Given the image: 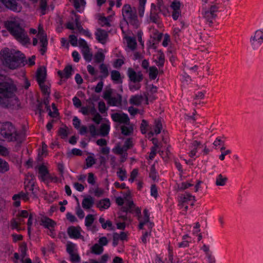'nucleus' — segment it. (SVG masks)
I'll list each match as a JSON object with an SVG mask.
<instances>
[{"instance_id":"obj_1","label":"nucleus","mask_w":263,"mask_h":263,"mask_svg":"<svg viewBox=\"0 0 263 263\" xmlns=\"http://www.w3.org/2000/svg\"><path fill=\"white\" fill-rule=\"evenodd\" d=\"M0 55L3 65L9 69H15L25 65V55L20 51L5 48Z\"/></svg>"},{"instance_id":"obj_2","label":"nucleus","mask_w":263,"mask_h":263,"mask_svg":"<svg viewBox=\"0 0 263 263\" xmlns=\"http://www.w3.org/2000/svg\"><path fill=\"white\" fill-rule=\"evenodd\" d=\"M24 139L23 135L11 122H0V140L21 143Z\"/></svg>"},{"instance_id":"obj_3","label":"nucleus","mask_w":263,"mask_h":263,"mask_svg":"<svg viewBox=\"0 0 263 263\" xmlns=\"http://www.w3.org/2000/svg\"><path fill=\"white\" fill-rule=\"evenodd\" d=\"M6 26L10 33L22 44L26 45L29 43L30 40L27 32L18 23L14 21H10Z\"/></svg>"},{"instance_id":"obj_4","label":"nucleus","mask_w":263,"mask_h":263,"mask_svg":"<svg viewBox=\"0 0 263 263\" xmlns=\"http://www.w3.org/2000/svg\"><path fill=\"white\" fill-rule=\"evenodd\" d=\"M16 91V87L13 83L7 82L0 83V104H5L8 106L9 103L5 101L6 99L17 100L14 94Z\"/></svg>"},{"instance_id":"obj_5","label":"nucleus","mask_w":263,"mask_h":263,"mask_svg":"<svg viewBox=\"0 0 263 263\" xmlns=\"http://www.w3.org/2000/svg\"><path fill=\"white\" fill-rule=\"evenodd\" d=\"M122 14L126 24H129L136 28L139 27V22L135 7L132 8L130 5L125 4L122 9Z\"/></svg>"},{"instance_id":"obj_6","label":"nucleus","mask_w":263,"mask_h":263,"mask_svg":"<svg viewBox=\"0 0 263 263\" xmlns=\"http://www.w3.org/2000/svg\"><path fill=\"white\" fill-rule=\"evenodd\" d=\"M217 10L218 7L215 5L212 6L209 10L203 9L202 11L203 17L210 25L213 23V20H215L217 16L216 12L217 11Z\"/></svg>"},{"instance_id":"obj_7","label":"nucleus","mask_w":263,"mask_h":263,"mask_svg":"<svg viewBox=\"0 0 263 263\" xmlns=\"http://www.w3.org/2000/svg\"><path fill=\"white\" fill-rule=\"evenodd\" d=\"M252 48L256 49L263 43V31L259 29L255 32L254 35L250 37Z\"/></svg>"},{"instance_id":"obj_8","label":"nucleus","mask_w":263,"mask_h":263,"mask_svg":"<svg viewBox=\"0 0 263 263\" xmlns=\"http://www.w3.org/2000/svg\"><path fill=\"white\" fill-rule=\"evenodd\" d=\"M37 37L40 40V47L39 50L42 55H44L47 51L48 40L47 36L43 30H39L37 33Z\"/></svg>"},{"instance_id":"obj_9","label":"nucleus","mask_w":263,"mask_h":263,"mask_svg":"<svg viewBox=\"0 0 263 263\" xmlns=\"http://www.w3.org/2000/svg\"><path fill=\"white\" fill-rule=\"evenodd\" d=\"M127 74L129 80L134 83H139L143 79L141 71L137 72L132 68H128Z\"/></svg>"},{"instance_id":"obj_10","label":"nucleus","mask_w":263,"mask_h":263,"mask_svg":"<svg viewBox=\"0 0 263 263\" xmlns=\"http://www.w3.org/2000/svg\"><path fill=\"white\" fill-rule=\"evenodd\" d=\"M112 120L115 122L120 123L127 124L129 122V118L126 114H120L118 112L114 113L111 115Z\"/></svg>"},{"instance_id":"obj_11","label":"nucleus","mask_w":263,"mask_h":263,"mask_svg":"<svg viewBox=\"0 0 263 263\" xmlns=\"http://www.w3.org/2000/svg\"><path fill=\"white\" fill-rule=\"evenodd\" d=\"M1 2L8 9L15 12H20L21 7L18 5L17 0H2Z\"/></svg>"},{"instance_id":"obj_12","label":"nucleus","mask_w":263,"mask_h":263,"mask_svg":"<svg viewBox=\"0 0 263 263\" xmlns=\"http://www.w3.org/2000/svg\"><path fill=\"white\" fill-rule=\"evenodd\" d=\"M181 3L180 1H173L171 4V8L173 10L172 17L173 20H177L181 15L180 7Z\"/></svg>"},{"instance_id":"obj_13","label":"nucleus","mask_w":263,"mask_h":263,"mask_svg":"<svg viewBox=\"0 0 263 263\" xmlns=\"http://www.w3.org/2000/svg\"><path fill=\"white\" fill-rule=\"evenodd\" d=\"M21 199L25 201L29 200L28 193H24L23 192H20L18 194H14L12 196V199L14 200L13 205L15 207H18L21 205Z\"/></svg>"},{"instance_id":"obj_14","label":"nucleus","mask_w":263,"mask_h":263,"mask_svg":"<svg viewBox=\"0 0 263 263\" xmlns=\"http://www.w3.org/2000/svg\"><path fill=\"white\" fill-rule=\"evenodd\" d=\"M95 35L96 36V39L99 42L102 44H104L108 37V33L105 30L99 28L95 32Z\"/></svg>"},{"instance_id":"obj_15","label":"nucleus","mask_w":263,"mask_h":263,"mask_svg":"<svg viewBox=\"0 0 263 263\" xmlns=\"http://www.w3.org/2000/svg\"><path fill=\"white\" fill-rule=\"evenodd\" d=\"M67 234L70 238L79 239L81 236L80 228L74 226L69 227L67 229Z\"/></svg>"},{"instance_id":"obj_16","label":"nucleus","mask_w":263,"mask_h":263,"mask_svg":"<svg viewBox=\"0 0 263 263\" xmlns=\"http://www.w3.org/2000/svg\"><path fill=\"white\" fill-rule=\"evenodd\" d=\"M46 69L44 67H39L36 73V81L38 83H44L46 78Z\"/></svg>"},{"instance_id":"obj_17","label":"nucleus","mask_w":263,"mask_h":263,"mask_svg":"<svg viewBox=\"0 0 263 263\" xmlns=\"http://www.w3.org/2000/svg\"><path fill=\"white\" fill-rule=\"evenodd\" d=\"M72 67L71 65L66 66L63 71L59 70L58 71V75L61 79H68L72 74Z\"/></svg>"},{"instance_id":"obj_18","label":"nucleus","mask_w":263,"mask_h":263,"mask_svg":"<svg viewBox=\"0 0 263 263\" xmlns=\"http://www.w3.org/2000/svg\"><path fill=\"white\" fill-rule=\"evenodd\" d=\"M195 196H192L188 193H185L183 195L180 197L179 199V206H180V208H183L184 204H187L188 201L192 200H195Z\"/></svg>"},{"instance_id":"obj_19","label":"nucleus","mask_w":263,"mask_h":263,"mask_svg":"<svg viewBox=\"0 0 263 263\" xmlns=\"http://www.w3.org/2000/svg\"><path fill=\"white\" fill-rule=\"evenodd\" d=\"M162 129V124L160 119H156L154 122L153 130H151L148 133V135L153 136L154 134H159Z\"/></svg>"},{"instance_id":"obj_20","label":"nucleus","mask_w":263,"mask_h":263,"mask_svg":"<svg viewBox=\"0 0 263 263\" xmlns=\"http://www.w3.org/2000/svg\"><path fill=\"white\" fill-rule=\"evenodd\" d=\"M39 178L43 182L46 181V177L49 175V172L46 166L44 165H41L39 167Z\"/></svg>"},{"instance_id":"obj_21","label":"nucleus","mask_w":263,"mask_h":263,"mask_svg":"<svg viewBox=\"0 0 263 263\" xmlns=\"http://www.w3.org/2000/svg\"><path fill=\"white\" fill-rule=\"evenodd\" d=\"M107 103L110 106H118L121 105L122 103L121 95L118 93L116 96L111 97L109 100H108Z\"/></svg>"},{"instance_id":"obj_22","label":"nucleus","mask_w":263,"mask_h":263,"mask_svg":"<svg viewBox=\"0 0 263 263\" xmlns=\"http://www.w3.org/2000/svg\"><path fill=\"white\" fill-rule=\"evenodd\" d=\"M111 80L116 84H122L123 82L121 74L118 70H113L110 72Z\"/></svg>"},{"instance_id":"obj_23","label":"nucleus","mask_w":263,"mask_h":263,"mask_svg":"<svg viewBox=\"0 0 263 263\" xmlns=\"http://www.w3.org/2000/svg\"><path fill=\"white\" fill-rule=\"evenodd\" d=\"M96 206L100 210L107 209L110 206V200L108 198L102 199L97 203Z\"/></svg>"},{"instance_id":"obj_24","label":"nucleus","mask_w":263,"mask_h":263,"mask_svg":"<svg viewBox=\"0 0 263 263\" xmlns=\"http://www.w3.org/2000/svg\"><path fill=\"white\" fill-rule=\"evenodd\" d=\"M94 204V200L91 196L84 198L82 202V207L85 209H90Z\"/></svg>"},{"instance_id":"obj_25","label":"nucleus","mask_w":263,"mask_h":263,"mask_svg":"<svg viewBox=\"0 0 263 263\" xmlns=\"http://www.w3.org/2000/svg\"><path fill=\"white\" fill-rule=\"evenodd\" d=\"M99 68L101 73V75L99 76V78L101 80H103V79L106 78L109 75L108 68L105 64L102 63L99 66Z\"/></svg>"},{"instance_id":"obj_26","label":"nucleus","mask_w":263,"mask_h":263,"mask_svg":"<svg viewBox=\"0 0 263 263\" xmlns=\"http://www.w3.org/2000/svg\"><path fill=\"white\" fill-rule=\"evenodd\" d=\"M42 225L48 229H52L54 227L56 223L51 219L45 217L42 220Z\"/></svg>"},{"instance_id":"obj_27","label":"nucleus","mask_w":263,"mask_h":263,"mask_svg":"<svg viewBox=\"0 0 263 263\" xmlns=\"http://www.w3.org/2000/svg\"><path fill=\"white\" fill-rule=\"evenodd\" d=\"M110 125L107 123H103L100 127L99 135L103 137H105L108 135Z\"/></svg>"},{"instance_id":"obj_28","label":"nucleus","mask_w":263,"mask_h":263,"mask_svg":"<svg viewBox=\"0 0 263 263\" xmlns=\"http://www.w3.org/2000/svg\"><path fill=\"white\" fill-rule=\"evenodd\" d=\"M143 101V97L141 95L132 96L129 99V103L134 105H140Z\"/></svg>"},{"instance_id":"obj_29","label":"nucleus","mask_w":263,"mask_h":263,"mask_svg":"<svg viewBox=\"0 0 263 263\" xmlns=\"http://www.w3.org/2000/svg\"><path fill=\"white\" fill-rule=\"evenodd\" d=\"M165 62V56L163 52L159 51V54L157 55L155 62L159 68L163 67Z\"/></svg>"},{"instance_id":"obj_30","label":"nucleus","mask_w":263,"mask_h":263,"mask_svg":"<svg viewBox=\"0 0 263 263\" xmlns=\"http://www.w3.org/2000/svg\"><path fill=\"white\" fill-rule=\"evenodd\" d=\"M200 144V142L196 140L194 141L191 143V145L190 146L191 151L189 153V155L191 158H193L196 155L197 148Z\"/></svg>"},{"instance_id":"obj_31","label":"nucleus","mask_w":263,"mask_h":263,"mask_svg":"<svg viewBox=\"0 0 263 263\" xmlns=\"http://www.w3.org/2000/svg\"><path fill=\"white\" fill-rule=\"evenodd\" d=\"M10 170L9 163L5 160L0 158V173L4 174Z\"/></svg>"},{"instance_id":"obj_32","label":"nucleus","mask_w":263,"mask_h":263,"mask_svg":"<svg viewBox=\"0 0 263 263\" xmlns=\"http://www.w3.org/2000/svg\"><path fill=\"white\" fill-rule=\"evenodd\" d=\"M227 181L228 178L220 174L216 178L215 184L217 186H224Z\"/></svg>"},{"instance_id":"obj_33","label":"nucleus","mask_w":263,"mask_h":263,"mask_svg":"<svg viewBox=\"0 0 263 263\" xmlns=\"http://www.w3.org/2000/svg\"><path fill=\"white\" fill-rule=\"evenodd\" d=\"M127 46L132 50H135L137 47V42L134 37L128 36L126 37Z\"/></svg>"},{"instance_id":"obj_34","label":"nucleus","mask_w":263,"mask_h":263,"mask_svg":"<svg viewBox=\"0 0 263 263\" xmlns=\"http://www.w3.org/2000/svg\"><path fill=\"white\" fill-rule=\"evenodd\" d=\"M139 6L138 11L139 16L142 17L144 16L145 12V6L146 3V0H139Z\"/></svg>"},{"instance_id":"obj_35","label":"nucleus","mask_w":263,"mask_h":263,"mask_svg":"<svg viewBox=\"0 0 263 263\" xmlns=\"http://www.w3.org/2000/svg\"><path fill=\"white\" fill-rule=\"evenodd\" d=\"M135 205L133 201H127L125 205L123 207V211L126 213H133Z\"/></svg>"},{"instance_id":"obj_36","label":"nucleus","mask_w":263,"mask_h":263,"mask_svg":"<svg viewBox=\"0 0 263 263\" xmlns=\"http://www.w3.org/2000/svg\"><path fill=\"white\" fill-rule=\"evenodd\" d=\"M158 70L155 66H151L149 68L148 75L151 80H155L158 74Z\"/></svg>"},{"instance_id":"obj_37","label":"nucleus","mask_w":263,"mask_h":263,"mask_svg":"<svg viewBox=\"0 0 263 263\" xmlns=\"http://www.w3.org/2000/svg\"><path fill=\"white\" fill-rule=\"evenodd\" d=\"M82 52L85 61L88 62L91 61L92 54L90 52L89 47L85 49H82Z\"/></svg>"},{"instance_id":"obj_38","label":"nucleus","mask_w":263,"mask_h":263,"mask_svg":"<svg viewBox=\"0 0 263 263\" xmlns=\"http://www.w3.org/2000/svg\"><path fill=\"white\" fill-rule=\"evenodd\" d=\"M149 20L155 24H159V15L158 12L150 11Z\"/></svg>"},{"instance_id":"obj_39","label":"nucleus","mask_w":263,"mask_h":263,"mask_svg":"<svg viewBox=\"0 0 263 263\" xmlns=\"http://www.w3.org/2000/svg\"><path fill=\"white\" fill-rule=\"evenodd\" d=\"M59 135L62 139H65L69 134L68 128L67 126L60 127L58 130Z\"/></svg>"},{"instance_id":"obj_40","label":"nucleus","mask_w":263,"mask_h":263,"mask_svg":"<svg viewBox=\"0 0 263 263\" xmlns=\"http://www.w3.org/2000/svg\"><path fill=\"white\" fill-rule=\"evenodd\" d=\"M103 250V247L98 243L95 244L91 248L92 252L97 255L102 254Z\"/></svg>"},{"instance_id":"obj_41","label":"nucleus","mask_w":263,"mask_h":263,"mask_svg":"<svg viewBox=\"0 0 263 263\" xmlns=\"http://www.w3.org/2000/svg\"><path fill=\"white\" fill-rule=\"evenodd\" d=\"M66 251L69 254L75 253L76 251V245L72 242H67L66 244Z\"/></svg>"},{"instance_id":"obj_42","label":"nucleus","mask_w":263,"mask_h":263,"mask_svg":"<svg viewBox=\"0 0 263 263\" xmlns=\"http://www.w3.org/2000/svg\"><path fill=\"white\" fill-rule=\"evenodd\" d=\"M104 59L105 55L102 52L98 51L95 55L94 60L96 63L103 62Z\"/></svg>"},{"instance_id":"obj_43","label":"nucleus","mask_w":263,"mask_h":263,"mask_svg":"<svg viewBox=\"0 0 263 263\" xmlns=\"http://www.w3.org/2000/svg\"><path fill=\"white\" fill-rule=\"evenodd\" d=\"M117 175L121 181H124L127 178V173L126 170H123L121 168H119V170L117 172Z\"/></svg>"},{"instance_id":"obj_44","label":"nucleus","mask_w":263,"mask_h":263,"mask_svg":"<svg viewBox=\"0 0 263 263\" xmlns=\"http://www.w3.org/2000/svg\"><path fill=\"white\" fill-rule=\"evenodd\" d=\"M95 218L93 215L88 214L85 217V225L86 227H89L93 223Z\"/></svg>"},{"instance_id":"obj_45","label":"nucleus","mask_w":263,"mask_h":263,"mask_svg":"<svg viewBox=\"0 0 263 263\" xmlns=\"http://www.w3.org/2000/svg\"><path fill=\"white\" fill-rule=\"evenodd\" d=\"M86 165L84 168L91 167L93 164L96 163V159L92 156H88L86 159Z\"/></svg>"},{"instance_id":"obj_46","label":"nucleus","mask_w":263,"mask_h":263,"mask_svg":"<svg viewBox=\"0 0 263 263\" xmlns=\"http://www.w3.org/2000/svg\"><path fill=\"white\" fill-rule=\"evenodd\" d=\"M149 176L154 181L158 179V173L155 169V165L151 166Z\"/></svg>"},{"instance_id":"obj_47","label":"nucleus","mask_w":263,"mask_h":263,"mask_svg":"<svg viewBox=\"0 0 263 263\" xmlns=\"http://www.w3.org/2000/svg\"><path fill=\"white\" fill-rule=\"evenodd\" d=\"M121 133L123 135L128 136L130 135L133 131V127L123 125L121 127Z\"/></svg>"},{"instance_id":"obj_48","label":"nucleus","mask_w":263,"mask_h":263,"mask_svg":"<svg viewBox=\"0 0 263 263\" xmlns=\"http://www.w3.org/2000/svg\"><path fill=\"white\" fill-rule=\"evenodd\" d=\"M113 90L111 88H106L105 91L103 92V98L108 101L109 99L112 97L111 95L112 93Z\"/></svg>"},{"instance_id":"obj_49","label":"nucleus","mask_w":263,"mask_h":263,"mask_svg":"<svg viewBox=\"0 0 263 263\" xmlns=\"http://www.w3.org/2000/svg\"><path fill=\"white\" fill-rule=\"evenodd\" d=\"M47 7V1L46 0H40V8L41 10V14L42 15H45L46 13Z\"/></svg>"},{"instance_id":"obj_50","label":"nucleus","mask_w":263,"mask_h":263,"mask_svg":"<svg viewBox=\"0 0 263 263\" xmlns=\"http://www.w3.org/2000/svg\"><path fill=\"white\" fill-rule=\"evenodd\" d=\"M74 24L77 29L81 32H82L84 29L83 28L80 22V17L78 15L74 14Z\"/></svg>"},{"instance_id":"obj_51","label":"nucleus","mask_w":263,"mask_h":263,"mask_svg":"<svg viewBox=\"0 0 263 263\" xmlns=\"http://www.w3.org/2000/svg\"><path fill=\"white\" fill-rule=\"evenodd\" d=\"M40 88L41 89L42 92L46 95H47L48 97H49L50 95V89L49 87L47 86L44 84V83H38Z\"/></svg>"},{"instance_id":"obj_52","label":"nucleus","mask_w":263,"mask_h":263,"mask_svg":"<svg viewBox=\"0 0 263 263\" xmlns=\"http://www.w3.org/2000/svg\"><path fill=\"white\" fill-rule=\"evenodd\" d=\"M10 151L6 147L0 145V155L3 157H7L9 155Z\"/></svg>"},{"instance_id":"obj_53","label":"nucleus","mask_w":263,"mask_h":263,"mask_svg":"<svg viewBox=\"0 0 263 263\" xmlns=\"http://www.w3.org/2000/svg\"><path fill=\"white\" fill-rule=\"evenodd\" d=\"M148 126V122L145 120H142L140 125V130L142 134H146Z\"/></svg>"},{"instance_id":"obj_54","label":"nucleus","mask_w":263,"mask_h":263,"mask_svg":"<svg viewBox=\"0 0 263 263\" xmlns=\"http://www.w3.org/2000/svg\"><path fill=\"white\" fill-rule=\"evenodd\" d=\"M70 255V260L73 263H78L80 261V256L75 253L69 254Z\"/></svg>"},{"instance_id":"obj_55","label":"nucleus","mask_w":263,"mask_h":263,"mask_svg":"<svg viewBox=\"0 0 263 263\" xmlns=\"http://www.w3.org/2000/svg\"><path fill=\"white\" fill-rule=\"evenodd\" d=\"M158 147V145L156 144H155V146H153L151 147V152L149 155V159L150 160H153L155 156L156 155V152Z\"/></svg>"},{"instance_id":"obj_56","label":"nucleus","mask_w":263,"mask_h":263,"mask_svg":"<svg viewBox=\"0 0 263 263\" xmlns=\"http://www.w3.org/2000/svg\"><path fill=\"white\" fill-rule=\"evenodd\" d=\"M112 152L117 154L122 155L124 152H126L123 146L121 147L120 145L116 146L112 149Z\"/></svg>"},{"instance_id":"obj_57","label":"nucleus","mask_w":263,"mask_h":263,"mask_svg":"<svg viewBox=\"0 0 263 263\" xmlns=\"http://www.w3.org/2000/svg\"><path fill=\"white\" fill-rule=\"evenodd\" d=\"M192 185L193 184L190 183L183 182L178 185V188L179 190L183 191L190 186H192Z\"/></svg>"},{"instance_id":"obj_58","label":"nucleus","mask_w":263,"mask_h":263,"mask_svg":"<svg viewBox=\"0 0 263 263\" xmlns=\"http://www.w3.org/2000/svg\"><path fill=\"white\" fill-rule=\"evenodd\" d=\"M69 42L72 46L76 47L77 46L78 40L76 35L71 34L69 36Z\"/></svg>"},{"instance_id":"obj_59","label":"nucleus","mask_w":263,"mask_h":263,"mask_svg":"<svg viewBox=\"0 0 263 263\" xmlns=\"http://www.w3.org/2000/svg\"><path fill=\"white\" fill-rule=\"evenodd\" d=\"M98 108H99V111L101 114L105 113L106 112V110H107L105 104L103 101H100V102H99V103H98Z\"/></svg>"},{"instance_id":"obj_60","label":"nucleus","mask_w":263,"mask_h":263,"mask_svg":"<svg viewBox=\"0 0 263 263\" xmlns=\"http://www.w3.org/2000/svg\"><path fill=\"white\" fill-rule=\"evenodd\" d=\"M123 146L126 151L128 149L131 148L133 146V141L132 139L128 138L127 139H126Z\"/></svg>"},{"instance_id":"obj_61","label":"nucleus","mask_w":263,"mask_h":263,"mask_svg":"<svg viewBox=\"0 0 263 263\" xmlns=\"http://www.w3.org/2000/svg\"><path fill=\"white\" fill-rule=\"evenodd\" d=\"M78 43L80 47L82 48V49H85L89 47L87 42L83 39L80 38L78 40Z\"/></svg>"},{"instance_id":"obj_62","label":"nucleus","mask_w":263,"mask_h":263,"mask_svg":"<svg viewBox=\"0 0 263 263\" xmlns=\"http://www.w3.org/2000/svg\"><path fill=\"white\" fill-rule=\"evenodd\" d=\"M151 234V231L142 232V236L141 238L142 242L145 244L147 242V238Z\"/></svg>"},{"instance_id":"obj_63","label":"nucleus","mask_w":263,"mask_h":263,"mask_svg":"<svg viewBox=\"0 0 263 263\" xmlns=\"http://www.w3.org/2000/svg\"><path fill=\"white\" fill-rule=\"evenodd\" d=\"M138 170L134 169L130 173V178L128 179L129 181L130 182H133L134 181L135 179H136V178L137 177V176L138 175Z\"/></svg>"},{"instance_id":"obj_64","label":"nucleus","mask_w":263,"mask_h":263,"mask_svg":"<svg viewBox=\"0 0 263 263\" xmlns=\"http://www.w3.org/2000/svg\"><path fill=\"white\" fill-rule=\"evenodd\" d=\"M151 195L155 198L158 196L157 188L155 184H152L151 186Z\"/></svg>"}]
</instances>
